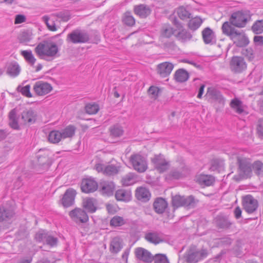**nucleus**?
Returning a JSON list of instances; mask_svg holds the SVG:
<instances>
[{
  "instance_id": "nucleus-1",
  "label": "nucleus",
  "mask_w": 263,
  "mask_h": 263,
  "mask_svg": "<svg viewBox=\"0 0 263 263\" xmlns=\"http://www.w3.org/2000/svg\"><path fill=\"white\" fill-rule=\"evenodd\" d=\"M59 51L57 45L53 43L45 42L41 43L35 48V52L41 59L50 61Z\"/></svg>"
},
{
  "instance_id": "nucleus-2",
  "label": "nucleus",
  "mask_w": 263,
  "mask_h": 263,
  "mask_svg": "<svg viewBox=\"0 0 263 263\" xmlns=\"http://www.w3.org/2000/svg\"><path fill=\"white\" fill-rule=\"evenodd\" d=\"M250 11L248 10H240L233 12L230 17L231 23L237 27H244L248 20L250 18Z\"/></svg>"
},
{
  "instance_id": "nucleus-3",
  "label": "nucleus",
  "mask_w": 263,
  "mask_h": 263,
  "mask_svg": "<svg viewBox=\"0 0 263 263\" xmlns=\"http://www.w3.org/2000/svg\"><path fill=\"white\" fill-rule=\"evenodd\" d=\"M130 163L133 168L139 173H143L147 168V163L145 158L138 154L130 156Z\"/></svg>"
},
{
  "instance_id": "nucleus-4",
  "label": "nucleus",
  "mask_w": 263,
  "mask_h": 263,
  "mask_svg": "<svg viewBox=\"0 0 263 263\" xmlns=\"http://www.w3.org/2000/svg\"><path fill=\"white\" fill-rule=\"evenodd\" d=\"M230 67L233 72L240 73L247 69V64L242 57L234 56L230 61Z\"/></svg>"
},
{
  "instance_id": "nucleus-5",
  "label": "nucleus",
  "mask_w": 263,
  "mask_h": 263,
  "mask_svg": "<svg viewBox=\"0 0 263 263\" xmlns=\"http://www.w3.org/2000/svg\"><path fill=\"white\" fill-rule=\"evenodd\" d=\"M172 205L174 210L183 206H192L194 203V198L192 196L188 197L176 195L172 197Z\"/></svg>"
},
{
  "instance_id": "nucleus-6",
  "label": "nucleus",
  "mask_w": 263,
  "mask_h": 263,
  "mask_svg": "<svg viewBox=\"0 0 263 263\" xmlns=\"http://www.w3.org/2000/svg\"><path fill=\"white\" fill-rule=\"evenodd\" d=\"M35 238L37 241L43 242L51 247L55 246L58 242V239L56 237L44 230L39 231L36 234Z\"/></svg>"
},
{
  "instance_id": "nucleus-7",
  "label": "nucleus",
  "mask_w": 263,
  "mask_h": 263,
  "mask_svg": "<svg viewBox=\"0 0 263 263\" xmlns=\"http://www.w3.org/2000/svg\"><path fill=\"white\" fill-rule=\"evenodd\" d=\"M33 89L37 96H43L50 93L52 90V87L47 82L38 81L34 83Z\"/></svg>"
},
{
  "instance_id": "nucleus-8",
  "label": "nucleus",
  "mask_w": 263,
  "mask_h": 263,
  "mask_svg": "<svg viewBox=\"0 0 263 263\" xmlns=\"http://www.w3.org/2000/svg\"><path fill=\"white\" fill-rule=\"evenodd\" d=\"M67 40L74 44L82 43L87 42L89 37L85 32L75 30L68 35Z\"/></svg>"
},
{
  "instance_id": "nucleus-9",
  "label": "nucleus",
  "mask_w": 263,
  "mask_h": 263,
  "mask_svg": "<svg viewBox=\"0 0 263 263\" xmlns=\"http://www.w3.org/2000/svg\"><path fill=\"white\" fill-rule=\"evenodd\" d=\"M69 216L77 223H85L88 220L87 213L81 209H75L69 212Z\"/></svg>"
},
{
  "instance_id": "nucleus-10",
  "label": "nucleus",
  "mask_w": 263,
  "mask_h": 263,
  "mask_svg": "<svg viewBox=\"0 0 263 263\" xmlns=\"http://www.w3.org/2000/svg\"><path fill=\"white\" fill-rule=\"evenodd\" d=\"M208 255L206 249H202L200 251H192L190 250L186 256V260L189 263H196L201 259L205 258Z\"/></svg>"
},
{
  "instance_id": "nucleus-11",
  "label": "nucleus",
  "mask_w": 263,
  "mask_h": 263,
  "mask_svg": "<svg viewBox=\"0 0 263 263\" xmlns=\"http://www.w3.org/2000/svg\"><path fill=\"white\" fill-rule=\"evenodd\" d=\"M97 182L91 178L83 179L81 184V190L85 193H92L98 189Z\"/></svg>"
},
{
  "instance_id": "nucleus-12",
  "label": "nucleus",
  "mask_w": 263,
  "mask_h": 263,
  "mask_svg": "<svg viewBox=\"0 0 263 263\" xmlns=\"http://www.w3.org/2000/svg\"><path fill=\"white\" fill-rule=\"evenodd\" d=\"M240 173L243 178H248L251 175L252 168L250 162L247 159L238 158Z\"/></svg>"
},
{
  "instance_id": "nucleus-13",
  "label": "nucleus",
  "mask_w": 263,
  "mask_h": 263,
  "mask_svg": "<svg viewBox=\"0 0 263 263\" xmlns=\"http://www.w3.org/2000/svg\"><path fill=\"white\" fill-rule=\"evenodd\" d=\"M177 29L173 28L170 25H165L162 29L161 34L163 37H170L172 35H178L182 30V26L175 21Z\"/></svg>"
},
{
  "instance_id": "nucleus-14",
  "label": "nucleus",
  "mask_w": 263,
  "mask_h": 263,
  "mask_svg": "<svg viewBox=\"0 0 263 263\" xmlns=\"http://www.w3.org/2000/svg\"><path fill=\"white\" fill-rule=\"evenodd\" d=\"M152 161L155 165V168L160 173L165 172L169 167L168 163L165 160L163 155H156Z\"/></svg>"
},
{
  "instance_id": "nucleus-15",
  "label": "nucleus",
  "mask_w": 263,
  "mask_h": 263,
  "mask_svg": "<svg viewBox=\"0 0 263 263\" xmlns=\"http://www.w3.org/2000/svg\"><path fill=\"white\" fill-rule=\"evenodd\" d=\"M243 205L247 212L252 213L257 209L258 202L251 195H248L243 198Z\"/></svg>"
},
{
  "instance_id": "nucleus-16",
  "label": "nucleus",
  "mask_w": 263,
  "mask_h": 263,
  "mask_svg": "<svg viewBox=\"0 0 263 263\" xmlns=\"http://www.w3.org/2000/svg\"><path fill=\"white\" fill-rule=\"evenodd\" d=\"M135 255L137 259L145 262H150L153 260L152 254L147 250L141 247L136 248L135 249Z\"/></svg>"
},
{
  "instance_id": "nucleus-17",
  "label": "nucleus",
  "mask_w": 263,
  "mask_h": 263,
  "mask_svg": "<svg viewBox=\"0 0 263 263\" xmlns=\"http://www.w3.org/2000/svg\"><path fill=\"white\" fill-rule=\"evenodd\" d=\"M145 238L149 242L157 245L165 240V236L161 232L151 231L145 234Z\"/></svg>"
},
{
  "instance_id": "nucleus-18",
  "label": "nucleus",
  "mask_w": 263,
  "mask_h": 263,
  "mask_svg": "<svg viewBox=\"0 0 263 263\" xmlns=\"http://www.w3.org/2000/svg\"><path fill=\"white\" fill-rule=\"evenodd\" d=\"M76 191L71 188L66 190L62 199V203L64 207H68L73 204Z\"/></svg>"
},
{
  "instance_id": "nucleus-19",
  "label": "nucleus",
  "mask_w": 263,
  "mask_h": 263,
  "mask_svg": "<svg viewBox=\"0 0 263 263\" xmlns=\"http://www.w3.org/2000/svg\"><path fill=\"white\" fill-rule=\"evenodd\" d=\"M202 36L205 44L213 45L216 42L215 32L210 27H206L202 30Z\"/></svg>"
},
{
  "instance_id": "nucleus-20",
  "label": "nucleus",
  "mask_w": 263,
  "mask_h": 263,
  "mask_svg": "<svg viewBox=\"0 0 263 263\" xmlns=\"http://www.w3.org/2000/svg\"><path fill=\"white\" fill-rule=\"evenodd\" d=\"M231 40L238 47H243L249 44V40L243 31H237Z\"/></svg>"
},
{
  "instance_id": "nucleus-21",
  "label": "nucleus",
  "mask_w": 263,
  "mask_h": 263,
  "mask_svg": "<svg viewBox=\"0 0 263 263\" xmlns=\"http://www.w3.org/2000/svg\"><path fill=\"white\" fill-rule=\"evenodd\" d=\"M174 68V65L171 63L163 62L158 65V72L162 77L168 76Z\"/></svg>"
},
{
  "instance_id": "nucleus-22",
  "label": "nucleus",
  "mask_w": 263,
  "mask_h": 263,
  "mask_svg": "<svg viewBox=\"0 0 263 263\" xmlns=\"http://www.w3.org/2000/svg\"><path fill=\"white\" fill-rule=\"evenodd\" d=\"M153 205L156 213L162 214L165 212L167 208L168 204L164 199L159 197L156 199Z\"/></svg>"
},
{
  "instance_id": "nucleus-23",
  "label": "nucleus",
  "mask_w": 263,
  "mask_h": 263,
  "mask_svg": "<svg viewBox=\"0 0 263 263\" xmlns=\"http://www.w3.org/2000/svg\"><path fill=\"white\" fill-rule=\"evenodd\" d=\"M101 193L106 196L113 195L115 184L112 181H103L100 183Z\"/></svg>"
},
{
  "instance_id": "nucleus-24",
  "label": "nucleus",
  "mask_w": 263,
  "mask_h": 263,
  "mask_svg": "<svg viewBox=\"0 0 263 263\" xmlns=\"http://www.w3.org/2000/svg\"><path fill=\"white\" fill-rule=\"evenodd\" d=\"M151 195L149 191L145 187H140L136 190V196L138 200L142 201H148L151 198Z\"/></svg>"
},
{
  "instance_id": "nucleus-25",
  "label": "nucleus",
  "mask_w": 263,
  "mask_h": 263,
  "mask_svg": "<svg viewBox=\"0 0 263 263\" xmlns=\"http://www.w3.org/2000/svg\"><path fill=\"white\" fill-rule=\"evenodd\" d=\"M84 208L90 213H94L97 210V201L93 198H86L83 199Z\"/></svg>"
},
{
  "instance_id": "nucleus-26",
  "label": "nucleus",
  "mask_w": 263,
  "mask_h": 263,
  "mask_svg": "<svg viewBox=\"0 0 263 263\" xmlns=\"http://www.w3.org/2000/svg\"><path fill=\"white\" fill-rule=\"evenodd\" d=\"M115 197L118 201L128 202L132 199L131 192L124 189L118 190L116 192Z\"/></svg>"
},
{
  "instance_id": "nucleus-27",
  "label": "nucleus",
  "mask_w": 263,
  "mask_h": 263,
  "mask_svg": "<svg viewBox=\"0 0 263 263\" xmlns=\"http://www.w3.org/2000/svg\"><path fill=\"white\" fill-rule=\"evenodd\" d=\"M6 68L7 74L12 77H16L17 76L21 71L20 67L15 62L8 63L6 65Z\"/></svg>"
},
{
  "instance_id": "nucleus-28",
  "label": "nucleus",
  "mask_w": 263,
  "mask_h": 263,
  "mask_svg": "<svg viewBox=\"0 0 263 263\" xmlns=\"http://www.w3.org/2000/svg\"><path fill=\"white\" fill-rule=\"evenodd\" d=\"M196 181L202 185L210 186L214 182L215 178L211 175L200 174L196 176Z\"/></svg>"
},
{
  "instance_id": "nucleus-29",
  "label": "nucleus",
  "mask_w": 263,
  "mask_h": 263,
  "mask_svg": "<svg viewBox=\"0 0 263 263\" xmlns=\"http://www.w3.org/2000/svg\"><path fill=\"white\" fill-rule=\"evenodd\" d=\"M57 16L51 15L50 17L48 16H44L42 20L46 23L48 29L52 31L57 30Z\"/></svg>"
},
{
  "instance_id": "nucleus-30",
  "label": "nucleus",
  "mask_w": 263,
  "mask_h": 263,
  "mask_svg": "<svg viewBox=\"0 0 263 263\" xmlns=\"http://www.w3.org/2000/svg\"><path fill=\"white\" fill-rule=\"evenodd\" d=\"M123 248L122 240L119 237L114 238L110 245V251L111 253H117Z\"/></svg>"
},
{
  "instance_id": "nucleus-31",
  "label": "nucleus",
  "mask_w": 263,
  "mask_h": 263,
  "mask_svg": "<svg viewBox=\"0 0 263 263\" xmlns=\"http://www.w3.org/2000/svg\"><path fill=\"white\" fill-rule=\"evenodd\" d=\"M13 212L4 206H0V221H8L12 218Z\"/></svg>"
},
{
  "instance_id": "nucleus-32",
  "label": "nucleus",
  "mask_w": 263,
  "mask_h": 263,
  "mask_svg": "<svg viewBox=\"0 0 263 263\" xmlns=\"http://www.w3.org/2000/svg\"><path fill=\"white\" fill-rule=\"evenodd\" d=\"M134 11L135 13L141 17H146L151 12L149 7L144 5L135 6Z\"/></svg>"
},
{
  "instance_id": "nucleus-33",
  "label": "nucleus",
  "mask_w": 263,
  "mask_h": 263,
  "mask_svg": "<svg viewBox=\"0 0 263 263\" xmlns=\"http://www.w3.org/2000/svg\"><path fill=\"white\" fill-rule=\"evenodd\" d=\"M232 24L230 22H226L223 24L221 27L222 33L229 36L231 39L238 31L237 29L232 27Z\"/></svg>"
},
{
  "instance_id": "nucleus-34",
  "label": "nucleus",
  "mask_w": 263,
  "mask_h": 263,
  "mask_svg": "<svg viewBox=\"0 0 263 263\" xmlns=\"http://www.w3.org/2000/svg\"><path fill=\"white\" fill-rule=\"evenodd\" d=\"M230 106L238 114H241L244 111L245 105L242 101L237 98H234L231 100Z\"/></svg>"
},
{
  "instance_id": "nucleus-35",
  "label": "nucleus",
  "mask_w": 263,
  "mask_h": 263,
  "mask_svg": "<svg viewBox=\"0 0 263 263\" xmlns=\"http://www.w3.org/2000/svg\"><path fill=\"white\" fill-rule=\"evenodd\" d=\"M138 181L137 175L132 173H129L124 176L122 179V183L124 186H129L134 184Z\"/></svg>"
},
{
  "instance_id": "nucleus-36",
  "label": "nucleus",
  "mask_w": 263,
  "mask_h": 263,
  "mask_svg": "<svg viewBox=\"0 0 263 263\" xmlns=\"http://www.w3.org/2000/svg\"><path fill=\"white\" fill-rule=\"evenodd\" d=\"M174 78L178 82H184L189 79V73L186 70L179 69L176 71Z\"/></svg>"
},
{
  "instance_id": "nucleus-37",
  "label": "nucleus",
  "mask_w": 263,
  "mask_h": 263,
  "mask_svg": "<svg viewBox=\"0 0 263 263\" xmlns=\"http://www.w3.org/2000/svg\"><path fill=\"white\" fill-rule=\"evenodd\" d=\"M36 115L32 110H28L23 112L22 119L24 123H33L35 120Z\"/></svg>"
},
{
  "instance_id": "nucleus-38",
  "label": "nucleus",
  "mask_w": 263,
  "mask_h": 263,
  "mask_svg": "<svg viewBox=\"0 0 263 263\" xmlns=\"http://www.w3.org/2000/svg\"><path fill=\"white\" fill-rule=\"evenodd\" d=\"M48 141L52 143H58L63 139L61 132L52 130L50 132L48 136Z\"/></svg>"
},
{
  "instance_id": "nucleus-39",
  "label": "nucleus",
  "mask_w": 263,
  "mask_h": 263,
  "mask_svg": "<svg viewBox=\"0 0 263 263\" xmlns=\"http://www.w3.org/2000/svg\"><path fill=\"white\" fill-rule=\"evenodd\" d=\"M21 54L23 57L26 61L30 65L32 66L35 63L36 59L34 58L31 50H22L21 51Z\"/></svg>"
},
{
  "instance_id": "nucleus-40",
  "label": "nucleus",
  "mask_w": 263,
  "mask_h": 263,
  "mask_svg": "<svg viewBox=\"0 0 263 263\" xmlns=\"http://www.w3.org/2000/svg\"><path fill=\"white\" fill-rule=\"evenodd\" d=\"M203 20L199 16H196L190 20L189 27L192 30H196L200 27Z\"/></svg>"
},
{
  "instance_id": "nucleus-41",
  "label": "nucleus",
  "mask_w": 263,
  "mask_h": 263,
  "mask_svg": "<svg viewBox=\"0 0 263 263\" xmlns=\"http://www.w3.org/2000/svg\"><path fill=\"white\" fill-rule=\"evenodd\" d=\"M76 128L72 125H69L61 131L63 139L72 137L75 133Z\"/></svg>"
},
{
  "instance_id": "nucleus-42",
  "label": "nucleus",
  "mask_w": 263,
  "mask_h": 263,
  "mask_svg": "<svg viewBox=\"0 0 263 263\" xmlns=\"http://www.w3.org/2000/svg\"><path fill=\"white\" fill-rule=\"evenodd\" d=\"M9 125L13 129H17L18 128V124L16 113L15 109L12 110L9 115Z\"/></svg>"
},
{
  "instance_id": "nucleus-43",
  "label": "nucleus",
  "mask_w": 263,
  "mask_h": 263,
  "mask_svg": "<svg viewBox=\"0 0 263 263\" xmlns=\"http://www.w3.org/2000/svg\"><path fill=\"white\" fill-rule=\"evenodd\" d=\"M120 166L119 165L109 164L105 166L104 170V174L111 176L117 174L119 171Z\"/></svg>"
},
{
  "instance_id": "nucleus-44",
  "label": "nucleus",
  "mask_w": 263,
  "mask_h": 263,
  "mask_svg": "<svg viewBox=\"0 0 263 263\" xmlns=\"http://www.w3.org/2000/svg\"><path fill=\"white\" fill-rule=\"evenodd\" d=\"M178 17L182 20H187L191 15V13L184 7H180L176 10Z\"/></svg>"
},
{
  "instance_id": "nucleus-45",
  "label": "nucleus",
  "mask_w": 263,
  "mask_h": 263,
  "mask_svg": "<svg viewBox=\"0 0 263 263\" xmlns=\"http://www.w3.org/2000/svg\"><path fill=\"white\" fill-rule=\"evenodd\" d=\"M252 30L255 34H261L263 32V20H257L252 26Z\"/></svg>"
},
{
  "instance_id": "nucleus-46",
  "label": "nucleus",
  "mask_w": 263,
  "mask_h": 263,
  "mask_svg": "<svg viewBox=\"0 0 263 263\" xmlns=\"http://www.w3.org/2000/svg\"><path fill=\"white\" fill-rule=\"evenodd\" d=\"M123 22L128 26H132L135 24V20L130 12H127L124 15Z\"/></svg>"
},
{
  "instance_id": "nucleus-47",
  "label": "nucleus",
  "mask_w": 263,
  "mask_h": 263,
  "mask_svg": "<svg viewBox=\"0 0 263 263\" xmlns=\"http://www.w3.org/2000/svg\"><path fill=\"white\" fill-rule=\"evenodd\" d=\"M86 111L89 114H95L99 110V107L97 104L89 103L85 106Z\"/></svg>"
},
{
  "instance_id": "nucleus-48",
  "label": "nucleus",
  "mask_w": 263,
  "mask_h": 263,
  "mask_svg": "<svg viewBox=\"0 0 263 263\" xmlns=\"http://www.w3.org/2000/svg\"><path fill=\"white\" fill-rule=\"evenodd\" d=\"M18 90L24 96L30 98L32 97V95L30 92V85H27L25 86L22 87L19 86L17 87Z\"/></svg>"
},
{
  "instance_id": "nucleus-49",
  "label": "nucleus",
  "mask_w": 263,
  "mask_h": 263,
  "mask_svg": "<svg viewBox=\"0 0 263 263\" xmlns=\"http://www.w3.org/2000/svg\"><path fill=\"white\" fill-rule=\"evenodd\" d=\"M110 134L115 137H119L123 134V129L121 127L118 125L114 126L110 128Z\"/></svg>"
},
{
  "instance_id": "nucleus-50",
  "label": "nucleus",
  "mask_w": 263,
  "mask_h": 263,
  "mask_svg": "<svg viewBox=\"0 0 263 263\" xmlns=\"http://www.w3.org/2000/svg\"><path fill=\"white\" fill-rule=\"evenodd\" d=\"M32 34L28 31L23 32L19 37L21 43H26L32 39Z\"/></svg>"
},
{
  "instance_id": "nucleus-51",
  "label": "nucleus",
  "mask_w": 263,
  "mask_h": 263,
  "mask_svg": "<svg viewBox=\"0 0 263 263\" xmlns=\"http://www.w3.org/2000/svg\"><path fill=\"white\" fill-rule=\"evenodd\" d=\"M124 223V219L120 216H115L110 220V225L115 227L122 226Z\"/></svg>"
},
{
  "instance_id": "nucleus-52",
  "label": "nucleus",
  "mask_w": 263,
  "mask_h": 263,
  "mask_svg": "<svg viewBox=\"0 0 263 263\" xmlns=\"http://www.w3.org/2000/svg\"><path fill=\"white\" fill-rule=\"evenodd\" d=\"M160 92V89L156 86H152L148 89V93L149 96L152 98L154 99H156L158 97Z\"/></svg>"
},
{
  "instance_id": "nucleus-53",
  "label": "nucleus",
  "mask_w": 263,
  "mask_h": 263,
  "mask_svg": "<svg viewBox=\"0 0 263 263\" xmlns=\"http://www.w3.org/2000/svg\"><path fill=\"white\" fill-rule=\"evenodd\" d=\"M253 170L257 175H260L263 170V164L260 161H256L252 165Z\"/></svg>"
},
{
  "instance_id": "nucleus-54",
  "label": "nucleus",
  "mask_w": 263,
  "mask_h": 263,
  "mask_svg": "<svg viewBox=\"0 0 263 263\" xmlns=\"http://www.w3.org/2000/svg\"><path fill=\"white\" fill-rule=\"evenodd\" d=\"M153 259L155 263H168L166 256L163 254H157Z\"/></svg>"
},
{
  "instance_id": "nucleus-55",
  "label": "nucleus",
  "mask_w": 263,
  "mask_h": 263,
  "mask_svg": "<svg viewBox=\"0 0 263 263\" xmlns=\"http://www.w3.org/2000/svg\"><path fill=\"white\" fill-rule=\"evenodd\" d=\"M242 54L249 60H252L254 58L253 51L251 48H247L245 49L243 51Z\"/></svg>"
},
{
  "instance_id": "nucleus-56",
  "label": "nucleus",
  "mask_w": 263,
  "mask_h": 263,
  "mask_svg": "<svg viewBox=\"0 0 263 263\" xmlns=\"http://www.w3.org/2000/svg\"><path fill=\"white\" fill-rule=\"evenodd\" d=\"M182 177V174L177 171H173L166 178H172L175 179H180Z\"/></svg>"
},
{
  "instance_id": "nucleus-57",
  "label": "nucleus",
  "mask_w": 263,
  "mask_h": 263,
  "mask_svg": "<svg viewBox=\"0 0 263 263\" xmlns=\"http://www.w3.org/2000/svg\"><path fill=\"white\" fill-rule=\"evenodd\" d=\"M257 132L259 136H263V119H260L258 120Z\"/></svg>"
},
{
  "instance_id": "nucleus-58",
  "label": "nucleus",
  "mask_w": 263,
  "mask_h": 263,
  "mask_svg": "<svg viewBox=\"0 0 263 263\" xmlns=\"http://www.w3.org/2000/svg\"><path fill=\"white\" fill-rule=\"evenodd\" d=\"M217 219L221 220L222 222L217 221L218 226L222 228H227L229 226V223L228 220L224 218H221L220 217H217Z\"/></svg>"
},
{
  "instance_id": "nucleus-59",
  "label": "nucleus",
  "mask_w": 263,
  "mask_h": 263,
  "mask_svg": "<svg viewBox=\"0 0 263 263\" xmlns=\"http://www.w3.org/2000/svg\"><path fill=\"white\" fill-rule=\"evenodd\" d=\"M26 21V17L24 15L21 14H18L15 16L14 23L15 24H21L25 22Z\"/></svg>"
},
{
  "instance_id": "nucleus-60",
  "label": "nucleus",
  "mask_w": 263,
  "mask_h": 263,
  "mask_svg": "<svg viewBox=\"0 0 263 263\" xmlns=\"http://www.w3.org/2000/svg\"><path fill=\"white\" fill-rule=\"evenodd\" d=\"M117 207L116 205L108 204L106 205V209L110 214H114L117 212Z\"/></svg>"
},
{
  "instance_id": "nucleus-61",
  "label": "nucleus",
  "mask_w": 263,
  "mask_h": 263,
  "mask_svg": "<svg viewBox=\"0 0 263 263\" xmlns=\"http://www.w3.org/2000/svg\"><path fill=\"white\" fill-rule=\"evenodd\" d=\"M254 42L257 45L263 46V36H255L254 37Z\"/></svg>"
},
{
  "instance_id": "nucleus-62",
  "label": "nucleus",
  "mask_w": 263,
  "mask_h": 263,
  "mask_svg": "<svg viewBox=\"0 0 263 263\" xmlns=\"http://www.w3.org/2000/svg\"><path fill=\"white\" fill-rule=\"evenodd\" d=\"M106 165L102 163H97L95 165V170L98 172H102L104 174V170Z\"/></svg>"
},
{
  "instance_id": "nucleus-63",
  "label": "nucleus",
  "mask_w": 263,
  "mask_h": 263,
  "mask_svg": "<svg viewBox=\"0 0 263 263\" xmlns=\"http://www.w3.org/2000/svg\"><path fill=\"white\" fill-rule=\"evenodd\" d=\"M130 249H126L123 252L122 258L123 260L125 261L126 263L127 262L128 257L130 253Z\"/></svg>"
},
{
  "instance_id": "nucleus-64",
  "label": "nucleus",
  "mask_w": 263,
  "mask_h": 263,
  "mask_svg": "<svg viewBox=\"0 0 263 263\" xmlns=\"http://www.w3.org/2000/svg\"><path fill=\"white\" fill-rule=\"evenodd\" d=\"M58 16L60 18H61V19L64 22L68 21L69 19L70 18V16L67 13L64 14L61 13H59Z\"/></svg>"
}]
</instances>
